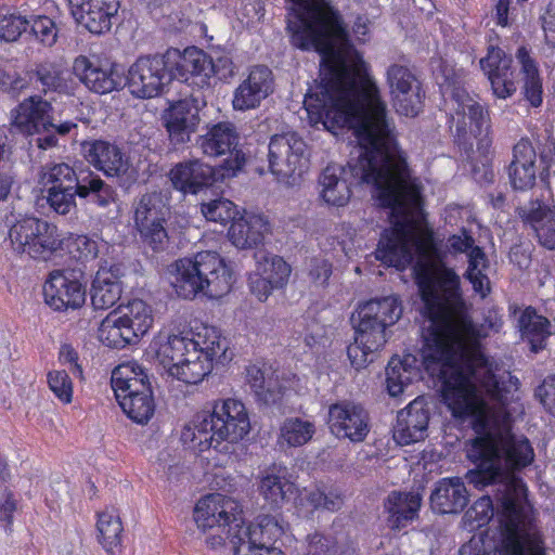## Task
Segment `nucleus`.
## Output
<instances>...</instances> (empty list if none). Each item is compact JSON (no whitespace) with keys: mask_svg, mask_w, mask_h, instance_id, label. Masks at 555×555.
<instances>
[{"mask_svg":"<svg viewBox=\"0 0 555 555\" xmlns=\"http://www.w3.org/2000/svg\"><path fill=\"white\" fill-rule=\"evenodd\" d=\"M237 141L235 127L230 122L214 125L197 139L199 149L207 156L217 157L230 153V157L216 168L220 179L235 177L246 163L245 154L236 149Z\"/></svg>","mask_w":555,"mask_h":555,"instance_id":"nucleus-13","label":"nucleus"},{"mask_svg":"<svg viewBox=\"0 0 555 555\" xmlns=\"http://www.w3.org/2000/svg\"><path fill=\"white\" fill-rule=\"evenodd\" d=\"M208 416L204 410L197 412L181 430L180 440L182 444L198 454L210 449L222 452L220 444L217 443L211 420H208Z\"/></svg>","mask_w":555,"mask_h":555,"instance_id":"nucleus-35","label":"nucleus"},{"mask_svg":"<svg viewBox=\"0 0 555 555\" xmlns=\"http://www.w3.org/2000/svg\"><path fill=\"white\" fill-rule=\"evenodd\" d=\"M429 410L424 398H416L398 412L393 427V439L398 444L409 446L427 437Z\"/></svg>","mask_w":555,"mask_h":555,"instance_id":"nucleus-24","label":"nucleus"},{"mask_svg":"<svg viewBox=\"0 0 555 555\" xmlns=\"http://www.w3.org/2000/svg\"><path fill=\"white\" fill-rule=\"evenodd\" d=\"M154 325L153 307L142 299H131L111 311L100 323L99 340L111 348L138 344Z\"/></svg>","mask_w":555,"mask_h":555,"instance_id":"nucleus-7","label":"nucleus"},{"mask_svg":"<svg viewBox=\"0 0 555 555\" xmlns=\"http://www.w3.org/2000/svg\"><path fill=\"white\" fill-rule=\"evenodd\" d=\"M86 159L107 177H122L130 173L129 157L115 143L93 140L82 143Z\"/></svg>","mask_w":555,"mask_h":555,"instance_id":"nucleus-26","label":"nucleus"},{"mask_svg":"<svg viewBox=\"0 0 555 555\" xmlns=\"http://www.w3.org/2000/svg\"><path fill=\"white\" fill-rule=\"evenodd\" d=\"M275 88L273 72L266 65L250 66L233 91L234 111L247 112L258 108Z\"/></svg>","mask_w":555,"mask_h":555,"instance_id":"nucleus-17","label":"nucleus"},{"mask_svg":"<svg viewBox=\"0 0 555 555\" xmlns=\"http://www.w3.org/2000/svg\"><path fill=\"white\" fill-rule=\"evenodd\" d=\"M287 530L288 526L274 516L262 515L255 522H243V526L238 527L236 532L231 534V541L240 539L248 547H269L268 543L282 540L286 535Z\"/></svg>","mask_w":555,"mask_h":555,"instance_id":"nucleus-31","label":"nucleus"},{"mask_svg":"<svg viewBox=\"0 0 555 555\" xmlns=\"http://www.w3.org/2000/svg\"><path fill=\"white\" fill-rule=\"evenodd\" d=\"M196 528L206 534L205 544L210 550H218L231 542V534L243 526V507L241 503L221 493H210L197 501L193 509Z\"/></svg>","mask_w":555,"mask_h":555,"instance_id":"nucleus-6","label":"nucleus"},{"mask_svg":"<svg viewBox=\"0 0 555 555\" xmlns=\"http://www.w3.org/2000/svg\"><path fill=\"white\" fill-rule=\"evenodd\" d=\"M306 555H359L353 543L332 545L330 540L320 533L308 537Z\"/></svg>","mask_w":555,"mask_h":555,"instance_id":"nucleus-49","label":"nucleus"},{"mask_svg":"<svg viewBox=\"0 0 555 555\" xmlns=\"http://www.w3.org/2000/svg\"><path fill=\"white\" fill-rule=\"evenodd\" d=\"M37 75L46 91L50 90L66 95L75 92L76 82L67 70L43 64L38 67Z\"/></svg>","mask_w":555,"mask_h":555,"instance_id":"nucleus-47","label":"nucleus"},{"mask_svg":"<svg viewBox=\"0 0 555 555\" xmlns=\"http://www.w3.org/2000/svg\"><path fill=\"white\" fill-rule=\"evenodd\" d=\"M112 387L116 399L122 395L151 388L144 369L137 361H127L114 369Z\"/></svg>","mask_w":555,"mask_h":555,"instance_id":"nucleus-41","label":"nucleus"},{"mask_svg":"<svg viewBox=\"0 0 555 555\" xmlns=\"http://www.w3.org/2000/svg\"><path fill=\"white\" fill-rule=\"evenodd\" d=\"M30 28L35 37L46 46H52L57 36L54 22L47 16H37L31 21Z\"/></svg>","mask_w":555,"mask_h":555,"instance_id":"nucleus-57","label":"nucleus"},{"mask_svg":"<svg viewBox=\"0 0 555 555\" xmlns=\"http://www.w3.org/2000/svg\"><path fill=\"white\" fill-rule=\"evenodd\" d=\"M59 361L61 364L69 366L73 374L82 375V369L78 363V352L70 345H63L60 348Z\"/></svg>","mask_w":555,"mask_h":555,"instance_id":"nucleus-63","label":"nucleus"},{"mask_svg":"<svg viewBox=\"0 0 555 555\" xmlns=\"http://www.w3.org/2000/svg\"><path fill=\"white\" fill-rule=\"evenodd\" d=\"M348 172L340 166H327L319 178L320 195L332 206L346 205L351 196Z\"/></svg>","mask_w":555,"mask_h":555,"instance_id":"nucleus-39","label":"nucleus"},{"mask_svg":"<svg viewBox=\"0 0 555 555\" xmlns=\"http://www.w3.org/2000/svg\"><path fill=\"white\" fill-rule=\"evenodd\" d=\"M308 278L315 287H325L332 275V263L322 257H314L308 263Z\"/></svg>","mask_w":555,"mask_h":555,"instance_id":"nucleus-55","label":"nucleus"},{"mask_svg":"<svg viewBox=\"0 0 555 555\" xmlns=\"http://www.w3.org/2000/svg\"><path fill=\"white\" fill-rule=\"evenodd\" d=\"M402 312V304L395 295L374 298L359 306L353 341L347 348L352 367L361 370L373 361L375 352L387 341V328L400 320Z\"/></svg>","mask_w":555,"mask_h":555,"instance_id":"nucleus-4","label":"nucleus"},{"mask_svg":"<svg viewBox=\"0 0 555 555\" xmlns=\"http://www.w3.org/2000/svg\"><path fill=\"white\" fill-rule=\"evenodd\" d=\"M416 359L406 354L403 358L392 357L386 367V388L391 397H398L418 377Z\"/></svg>","mask_w":555,"mask_h":555,"instance_id":"nucleus-40","label":"nucleus"},{"mask_svg":"<svg viewBox=\"0 0 555 555\" xmlns=\"http://www.w3.org/2000/svg\"><path fill=\"white\" fill-rule=\"evenodd\" d=\"M43 295L53 310L78 309L86 301V286L74 272L56 270L44 283Z\"/></svg>","mask_w":555,"mask_h":555,"instance_id":"nucleus-22","label":"nucleus"},{"mask_svg":"<svg viewBox=\"0 0 555 555\" xmlns=\"http://www.w3.org/2000/svg\"><path fill=\"white\" fill-rule=\"evenodd\" d=\"M271 231V225L267 217L259 214L245 212L240 218H235L229 229V238L231 243L240 248H253L261 244Z\"/></svg>","mask_w":555,"mask_h":555,"instance_id":"nucleus-33","label":"nucleus"},{"mask_svg":"<svg viewBox=\"0 0 555 555\" xmlns=\"http://www.w3.org/2000/svg\"><path fill=\"white\" fill-rule=\"evenodd\" d=\"M73 73L91 92L107 94L124 83V72L119 64L92 55H78L73 63Z\"/></svg>","mask_w":555,"mask_h":555,"instance_id":"nucleus-15","label":"nucleus"},{"mask_svg":"<svg viewBox=\"0 0 555 555\" xmlns=\"http://www.w3.org/2000/svg\"><path fill=\"white\" fill-rule=\"evenodd\" d=\"M231 545L233 547L234 555H285L278 547H248L246 544H243L240 539L232 540Z\"/></svg>","mask_w":555,"mask_h":555,"instance_id":"nucleus-62","label":"nucleus"},{"mask_svg":"<svg viewBox=\"0 0 555 555\" xmlns=\"http://www.w3.org/2000/svg\"><path fill=\"white\" fill-rule=\"evenodd\" d=\"M327 425L338 439L362 442L370 433V416L361 404L340 401L330 405Z\"/></svg>","mask_w":555,"mask_h":555,"instance_id":"nucleus-19","label":"nucleus"},{"mask_svg":"<svg viewBox=\"0 0 555 555\" xmlns=\"http://www.w3.org/2000/svg\"><path fill=\"white\" fill-rule=\"evenodd\" d=\"M44 193L50 207L60 215H67L76 207V184Z\"/></svg>","mask_w":555,"mask_h":555,"instance_id":"nucleus-53","label":"nucleus"},{"mask_svg":"<svg viewBox=\"0 0 555 555\" xmlns=\"http://www.w3.org/2000/svg\"><path fill=\"white\" fill-rule=\"evenodd\" d=\"M166 205L159 193L142 195L134 209V227L142 243L153 251H163L168 245L165 228Z\"/></svg>","mask_w":555,"mask_h":555,"instance_id":"nucleus-14","label":"nucleus"},{"mask_svg":"<svg viewBox=\"0 0 555 555\" xmlns=\"http://www.w3.org/2000/svg\"><path fill=\"white\" fill-rule=\"evenodd\" d=\"M516 326L521 339L530 345L531 351L538 352L545 347L546 339L551 335V323L535 309L526 307L519 310Z\"/></svg>","mask_w":555,"mask_h":555,"instance_id":"nucleus-38","label":"nucleus"},{"mask_svg":"<svg viewBox=\"0 0 555 555\" xmlns=\"http://www.w3.org/2000/svg\"><path fill=\"white\" fill-rule=\"evenodd\" d=\"M47 383L51 392L63 404L73 401L74 384L65 370H52L47 374Z\"/></svg>","mask_w":555,"mask_h":555,"instance_id":"nucleus-50","label":"nucleus"},{"mask_svg":"<svg viewBox=\"0 0 555 555\" xmlns=\"http://www.w3.org/2000/svg\"><path fill=\"white\" fill-rule=\"evenodd\" d=\"M246 380L250 385L254 392L264 402H275L276 396L272 389V380H267L262 370L251 364L246 367Z\"/></svg>","mask_w":555,"mask_h":555,"instance_id":"nucleus-52","label":"nucleus"},{"mask_svg":"<svg viewBox=\"0 0 555 555\" xmlns=\"http://www.w3.org/2000/svg\"><path fill=\"white\" fill-rule=\"evenodd\" d=\"M172 78L188 81L190 77H198L202 83H209L211 72L210 56L196 47H189L183 51L168 49L166 51Z\"/></svg>","mask_w":555,"mask_h":555,"instance_id":"nucleus-27","label":"nucleus"},{"mask_svg":"<svg viewBox=\"0 0 555 555\" xmlns=\"http://www.w3.org/2000/svg\"><path fill=\"white\" fill-rule=\"evenodd\" d=\"M51 111L50 102L39 95L29 96L11 111V126L23 135H39L37 138L39 149L54 147L57 144V138L50 133L53 126Z\"/></svg>","mask_w":555,"mask_h":555,"instance_id":"nucleus-10","label":"nucleus"},{"mask_svg":"<svg viewBox=\"0 0 555 555\" xmlns=\"http://www.w3.org/2000/svg\"><path fill=\"white\" fill-rule=\"evenodd\" d=\"M376 259L403 270L414 258L415 279L428 315L422 358L425 370L441 383V397L456 418H472L477 437L468 459L476 467L466 474L477 489L498 486L501 505L498 539L474 537L460 555H544L533 521L527 486L516 476L535 457L531 442L511 434L518 379L494 373L485 357L479 333L460 291V276L443 262L434 237H382Z\"/></svg>","mask_w":555,"mask_h":555,"instance_id":"nucleus-1","label":"nucleus"},{"mask_svg":"<svg viewBox=\"0 0 555 555\" xmlns=\"http://www.w3.org/2000/svg\"><path fill=\"white\" fill-rule=\"evenodd\" d=\"M258 492L271 508H281L294 498V507L298 515L308 516L319 508L337 511L343 504L339 494H325L319 489L299 490L293 482L288 469L282 465H272L258 476Z\"/></svg>","mask_w":555,"mask_h":555,"instance_id":"nucleus-5","label":"nucleus"},{"mask_svg":"<svg viewBox=\"0 0 555 555\" xmlns=\"http://www.w3.org/2000/svg\"><path fill=\"white\" fill-rule=\"evenodd\" d=\"M468 503V493L461 478H442L430 495L431 508L440 514L459 513Z\"/></svg>","mask_w":555,"mask_h":555,"instance_id":"nucleus-37","label":"nucleus"},{"mask_svg":"<svg viewBox=\"0 0 555 555\" xmlns=\"http://www.w3.org/2000/svg\"><path fill=\"white\" fill-rule=\"evenodd\" d=\"M535 393L544 408L555 415V376L545 378Z\"/></svg>","mask_w":555,"mask_h":555,"instance_id":"nucleus-59","label":"nucleus"},{"mask_svg":"<svg viewBox=\"0 0 555 555\" xmlns=\"http://www.w3.org/2000/svg\"><path fill=\"white\" fill-rule=\"evenodd\" d=\"M29 24L30 22L21 14L0 11V40H17Z\"/></svg>","mask_w":555,"mask_h":555,"instance_id":"nucleus-51","label":"nucleus"},{"mask_svg":"<svg viewBox=\"0 0 555 555\" xmlns=\"http://www.w3.org/2000/svg\"><path fill=\"white\" fill-rule=\"evenodd\" d=\"M421 505L422 496L417 492H390L384 503L388 526L396 530L405 528L417 518Z\"/></svg>","mask_w":555,"mask_h":555,"instance_id":"nucleus-36","label":"nucleus"},{"mask_svg":"<svg viewBox=\"0 0 555 555\" xmlns=\"http://www.w3.org/2000/svg\"><path fill=\"white\" fill-rule=\"evenodd\" d=\"M255 258L256 267L248 275V287L259 301H266L274 289L286 286L292 267L279 255L256 254Z\"/></svg>","mask_w":555,"mask_h":555,"instance_id":"nucleus-16","label":"nucleus"},{"mask_svg":"<svg viewBox=\"0 0 555 555\" xmlns=\"http://www.w3.org/2000/svg\"><path fill=\"white\" fill-rule=\"evenodd\" d=\"M117 401L127 416L138 424H146L155 412L151 388L122 395Z\"/></svg>","mask_w":555,"mask_h":555,"instance_id":"nucleus-44","label":"nucleus"},{"mask_svg":"<svg viewBox=\"0 0 555 555\" xmlns=\"http://www.w3.org/2000/svg\"><path fill=\"white\" fill-rule=\"evenodd\" d=\"M172 186L183 194H197L220 179V172L198 159L182 162L169 171Z\"/></svg>","mask_w":555,"mask_h":555,"instance_id":"nucleus-25","label":"nucleus"},{"mask_svg":"<svg viewBox=\"0 0 555 555\" xmlns=\"http://www.w3.org/2000/svg\"><path fill=\"white\" fill-rule=\"evenodd\" d=\"M77 180L75 170L65 163L46 165L39 173L42 192L75 185Z\"/></svg>","mask_w":555,"mask_h":555,"instance_id":"nucleus-46","label":"nucleus"},{"mask_svg":"<svg viewBox=\"0 0 555 555\" xmlns=\"http://www.w3.org/2000/svg\"><path fill=\"white\" fill-rule=\"evenodd\" d=\"M516 60L520 66L522 79L540 76L537 61L531 56L526 47H520L516 52Z\"/></svg>","mask_w":555,"mask_h":555,"instance_id":"nucleus-60","label":"nucleus"},{"mask_svg":"<svg viewBox=\"0 0 555 555\" xmlns=\"http://www.w3.org/2000/svg\"><path fill=\"white\" fill-rule=\"evenodd\" d=\"M396 112L406 117L416 116L422 109V88L414 74L404 65L392 64L386 72Z\"/></svg>","mask_w":555,"mask_h":555,"instance_id":"nucleus-18","label":"nucleus"},{"mask_svg":"<svg viewBox=\"0 0 555 555\" xmlns=\"http://www.w3.org/2000/svg\"><path fill=\"white\" fill-rule=\"evenodd\" d=\"M480 67L487 75L495 96L507 99L515 93L512 59L502 49L490 47L486 57L480 60Z\"/></svg>","mask_w":555,"mask_h":555,"instance_id":"nucleus-29","label":"nucleus"},{"mask_svg":"<svg viewBox=\"0 0 555 555\" xmlns=\"http://www.w3.org/2000/svg\"><path fill=\"white\" fill-rule=\"evenodd\" d=\"M163 118L170 141L173 144L186 143L201 122L198 102L193 98L173 102Z\"/></svg>","mask_w":555,"mask_h":555,"instance_id":"nucleus-23","label":"nucleus"},{"mask_svg":"<svg viewBox=\"0 0 555 555\" xmlns=\"http://www.w3.org/2000/svg\"><path fill=\"white\" fill-rule=\"evenodd\" d=\"M524 81V93L526 99L530 102V104L534 107H538L542 104L543 100V88H542V79L541 76H534L530 78L522 79Z\"/></svg>","mask_w":555,"mask_h":555,"instance_id":"nucleus-61","label":"nucleus"},{"mask_svg":"<svg viewBox=\"0 0 555 555\" xmlns=\"http://www.w3.org/2000/svg\"><path fill=\"white\" fill-rule=\"evenodd\" d=\"M16 509V502L11 493H7L3 496V501L0 502V524L8 530L13 522V514Z\"/></svg>","mask_w":555,"mask_h":555,"instance_id":"nucleus-64","label":"nucleus"},{"mask_svg":"<svg viewBox=\"0 0 555 555\" xmlns=\"http://www.w3.org/2000/svg\"><path fill=\"white\" fill-rule=\"evenodd\" d=\"M210 66L212 68L209 73V80L216 76L218 79L227 81L234 76V63L227 54H222L216 59L210 57Z\"/></svg>","mask_w":555,"mask_h":555,"instance_id":"nucleus-58","label":"nucleus"},{"mask_svg":"<svg viewBox=\"0 0 555 555\" xmlns=\"http://www.w3.org/2000/svg\"><path fill=\"white\" fill-rule=\"evenodd\" d=\"M159 363L177 379L196 385L227 359L228 343L215 326L199 325L188 333H159L150 345Z\"/></svg>","mask_w":555,"mask_h":555,"instance_id":"nucleus-2","label":"nucleus"},{"mask_svg":"<svg viewBox=\"0 0 555 555\" xmlns=\"http://www.w3.org/2000/svg\"><path fill=\"white\" fill-rule=\"evenodd\" d=\"M447 247L452 254L467 256L468 266L465 278L472 284L475 293L485 298L490 293V280L487 274L489 266L485 251L475 245L474 238L466 231L449 236Z\"/></svg>","mask_w":555,"mask_h":555,"instance_id":"nucleus-21","label":"nucleus"},{"mask_svg":"<svg viewBox=\"0 0 555 555\" xmlns=\"http://www.w3.org/2000/svg\"><path fill=\"white\" fill-rule=\"evenodd\" d=\"M70 253L78 259H95L99 255V243L87 235H78L70 242Z\"/></svg>","mask_w":555,"mask_h":555,"instance_id":"nucleus-56","label":"nucleus"},{"mask_svg":"<svg viewBox=\"0 0 555 555\" xmlns=\"http://www.w3.org/2000/svg\"><path fill=\"white\" fill-rule=\"evenodd\" d=\"M269 167L280 182L294 184L308 167L305 141L294 132L273 135L269 143Z\"/></svg>","mask_w":555,"mask_h":555,"instance_id":"nucleus-11","label":"nucleus"},{"mask_svg":"<svg viewBox=\"0 0 555 555\" xmlns=\"http://www.w3.org/2000/svg\"><path fill=\"white\" fill-rule=\"evenodd\" d=\"M454 102V115L452 121L455 124L460 135H480L488 129L487 116L480 103L466 90L455 88L452 92Z\"/></svg>","mask_w":555,"mask_h":555,"instance_id":"nucleus-28","label":"nucleus"},{"mask_svg":"<svg viewBox=\"0 0 555 555\" xmlns=\"http://www.w3.org/2000/svg\"><path fill=\"white\" fill-rule=\"evenodd\" d=\"M172 79L167 53L139 56L128 69V88L138 99L158 96Z\"/></svg>","mask_w":555,"mask_h":555,"instance_id":"nucleus-12","label":"nucleus"},{"mask_svg":"<svg viewBox=\"0 0 555 555\" xmlns=\"http://www.w3.org/2000/svg\"><path fill=\"white\" fill-rule=\"evenodd\" d=\"M70 14L78 25L93 35H105L116 23L119 0H67Z\"/></svg>","mask_w":555,"mask_h":555,"instance_id":"nucleus-20","label":"nucleus"},{"mask_svg":"<svg viewBox=\"0 0 555 555\" xmlns=\"http://www.w3.org/2000/svg\"><path fill=\"white\" fill-rule=\"evenodd\" d=\"M76 193L79 198L88 199L99 207H106L115 201L114 190L94 173L77 180Z\"/></svg>","mask_w":555,"mask_h":555,"instance_id":"nucleus-45","label":"nucleus"},{"mask_svg":"<svg viewBox=\"0 0 555 555\" xmlns=\"http://www.w3.org/2000/svg\"><path fill=\"white\" fill-rule=\"evenodd\" d=\"M122 272L118 264H102L91 284V302L94 309L113 307L122 295Z\"/></svg>","mask_w":555,"mask_h":555,"instance_id":"nucleus-32","label":"nucleus"},{"mask_svg":"<svg viewBox=\"0 0 555 555\" xmlns=\"http://www.w3.org/2000/svg\"><path fill=\"white\" fill-rule=\"evenodd\" d=\"M201 214L210 222L227 224L234 221L238 211L233 202L224 197L209 199L201 204Z\"/></svg>","mask_w":555,"mask_h":555,"instance_id":"nucleus-48","label":"nucleus"},{"mask_svg":"<svg viewBox=\"0 0 555 555\" xmlns=\"http://www.w3.org/2000/svg\"><path fill=\"white\" fill-rule=\"evenodd\" d=\"M211 420V427L222 452L228 451L229 444L245 440L251 431L249 412L246 405L235 398H221L210 403L209 410H204Z\"/></svg>","mask_w":555,"mask_h":555,"instance_id":"nucleus-9","label":"nucleus"},{"mask_svg":"<svg viewBox=\"0 0 555 555\" xmlns=\"http://www.w3.org/2000/svg\"><path fill=\"white\" fill-rule=\"evenodd\" d=\"M232 268L217 251L203 250L175 262L171 285L177 295L193 299L197 295L219 299L229 294L235 283Z\"/></svg>","mask_w":555,"mask_h":555,"instance_id":"nucleus-3","label":"nucleus"},{"mask_svg":"<svg viewBox=\"0 0 555 555\" xmlns=\"http://www.w3.org/2000/svg\"><path fill=\"white\" fill-rule=\"evenodd\" d=\"M537 153L528 140L518 141L513 149L508 177L514 189L526 191L534 185L537 178Z\"/></svg>","mask_w":555,"mask_h":555,"instance_id":"nucleus-34","label":"nucleus"},{"mask_svg":"<svg viewBox=\"0 0 555 555\" xmlns=\"http://www.w3.org/2000/svg\"><path fill=\"white\" fill-rule=\"evenodd\" d=\"M314 434V422L298 416L288 417L280 426L278 443L282 448H299L307 444Z\"/></svg>","mask_w":555,"mask_h":555,"instance_id":"nucleus-43","label":"nucleus"},{"mask_svg":"<svg viewBox=\"0 0 555 555\" xmlns=\"http://www.w3.org/2000/svg\"><path fill=\"white\" fill-rule=\"evenodd\" d=\"M7 227L8 247L17 255L48 259L64 243L63 234L55 224L35 216L12 214L7 218Z\"/></svg>","mask_w":555,"mask_h":555,"instance_id":"nucleus-8","label":"nucleus"},{"mask_svg":"<svg viewBox=\"0 0 555 555\" xmlns=\"http://www.w3.org/2000/svg\"><path fill=\"white\" fill-rule=\"evenodd\" d=\"M519 217L529 225L538 242L547 249H555V208L545 201H531L518 209Z\"/></svg>","mask_w":555,"mask_h":555,"instance_id":"nucleus-30","label":"nucleus"},{"mask_svg":"<svg viewBox=\"0 0 555 555\" xmlns=\"http://www.w3.org/2000/svg\"><path fill=\"white\" fill-rule=\"evenodd\" d=\"M122 524L117 512L106 509L98 514L96 540L109 555H115L121 546Z\"/></svg>","mask_w":555,"mask_h":555,"instance_id":"nucleus-42","label":"nucleus"},{"mask_svg":"<svg viewBox=\"0 0 555 555\" xmlns=\"http://www.w3.org/2000/svg\"><path fill=\"white\" fill-rule=\"evenodd\" d=\"M493 517V503L490 496L478 499L465 514L469 528L476 529L487 525Z\"/></svg>","mask_w":555,"mask_h":555,"instance_id":"nucleus-54","label":"nucleus"}]
</instances>
